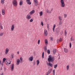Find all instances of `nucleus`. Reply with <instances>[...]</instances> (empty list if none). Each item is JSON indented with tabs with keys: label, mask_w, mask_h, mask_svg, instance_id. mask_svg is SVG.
Wrapping results in <instances>:
<instances>
[{
	"label": "nucleus",
	"mask_w": 75,
	"mask_h": 75,
	"mask_svg": "<svg viewBox=\"0 0 75 75\" xmlns=\"http://www.w3.org/2000/svg\"><path fill=\"white\" fill-rule=\"evenodd\" d=\"M49 58L48 59V61L49 62V63H48V65L49 66H50V67H52V64L50 63V62H51L52 63H53V62L54 60V58L53 57H51V55H49Z\"/></svg>",
	"instance_id": "1"
},
{
	"label": "nucleus",
	"mask_w": 75,
	"mask_h": 75,
	"mask_svg": "<svg viewBox=\"0 0 75 75\" xmlns=\"http://www.w3.org/2000/svg\"><path fill=\"white\" fill-rule=\"evenodd\" d=\"M60 6L62 7H65V4L64 3V0H60Z\"/></svg>",
	"instance_id": "2"
},
{
	"label": "nucleus",
	"mask_w": 75,
	"mask_h": 75,
	"mask_svg": "<svg viewBox=\"0 0 75 75\" xmlns=\"http://www.w3.org/2000/svg\"><path fill=\"white\" fill-rule=\"evenodd\" d=\"M12 3L13 6L14 7H17V1L16 0H13L12 1Z\"/></svg>",
	"instance_id": "3"
},
{
	"label": "nucleus",
	"mask_w": 75,
	"mask_h": 75,
	"mask_svg": "<svg viewBox=\"0 0 75 75\" xmlns=\"http://www.w3.org/2000/svg\"><path fill=\"white\" fill-rule=\"evenodd\" d=\"M5 63L7 66H9V65H10L11 61L9 59H8L6 61Z\"/></svg>",
	"instance_id": "4"
},
{
	"label": "nucleus",
	"mask_w": 75,
	"mask_h": 75,
	"mask_svg": "<svg viewBox=\"0 0 75 75\" xmlns=\"http://www.w3.org/2000/svg\"><path fill=\"white\" fill-rule=\"evenodd\" d=\"M26 18L27 20H30L31 18V16L29 14H28L26 16Z\"/></svg>",
	"instance_id": "5"
},
{
	"label": "nucleus",
	"mask_w": 75,
	"mask_h": 75,
	"mask_svg": "<svg viewBox=\"0 0 75 75\" xmlns=\"http://www.w3.org/2000/svg\"><path fill=\"white\" fill-rule=\"evenodd\" d=\"M44 35L45 37H47L48 35V32H47V30L46 29L44 30Z\"/></svg>",
	"instance_id": "6"
},
{
	"label": "nucleus",
	"mask_w": 75,
	"mask_h": 75,
	"mask_svg": "<svg viewBox=\"0 0 75 75\" xmlns=\"http://www.w3.org/2000/svg\"><path fill=\"white\" fill-rule=\"evenodd\" d=\"M9 50H9V49H8V48H6L5 49V54H7L8 53Z\"/></svg>",
	"instance_id": "7"
},
{
	"label": "nucleus",
	"mask_w": 75,
	"mask_h": 75,
	"mask_svg": "<svg viewBox=\"0 0 75 75\" xmlns=\"http://www.w3.org/2000/svg\"><path fill=\"white\" fill-rule=\"evenodd\" d=\"M14 25L13 24L12 25L11 28V30L12 31H13L14 30Z\"/></svg>",
	"instance_id": "8"
},
{
	"label": "nucleus",
	"mask_w": 75,
	"mask_h": 75,
	"mask_svg": "<svg viewBox=\"0 0 75 75\" xmlns=\"http://www.w3.org/2000/svg\"><path fill=\"white\" fill-rule=\"evenodd\" d=\"M20 59H17L16 60V65H18L20 64Z\"/></svg>",
	"instance_id": "9"
},
{
	"label": "nucleus",
	"mask_w": 75,
	"mask_h": 75,
	"mask_svg": "<svg viewBox=\"0 0 75 75\" xmlns=\"http://www.w3.org/2000/svg\"><path fill=\"white\" fill-rule=\"evenodd\" d=\"M2 14L3 16H4L5 15V9H2Z\"/></svg>",
	"instance_id": "10"
},
{
	"label": "nucleus",
	"mask_w": 75,
	"mask_h": 75,
	"mask_svg": "<svg viewBox=\"0 0 75 75\" xmlns=\"http://www.w3.org/2000/svg\"><path fill=\"white\" fill-rule=\"evenodd\" d=\"M34 13H35V10H33L30 12V15H33Z\"/></svg>",
	"instance_id": "11"
},
{
	"label": "nucleus",
	"mask_w": 75,
	"mask_h": 75,
	"mask_svg": "<svg viewBox=\"0 0 75 75\" xmlns=\"http://www.w3.org/2000/svg\"><path fill=\"white\" fill-rule=\"evenodd\" d=\"M58 18L59 21H62V19H63V18L61 16H59Z\"/></svg>",
	"instance_id": "12"
},
{
	"label": "nucleus",
	"mask_w": 75,
	"mask_h": 75,
	"mask_svg": "<svg viewBox=\"0 0 75 75\" xmlns=\"http://www.w3.org/2000/svg\"><path fill=\"white\" fill-rule=\"evenodd\" d=\"M62 41V39L60 38L59 39H57V42L58 43H59V42H61Z\"/></svg>",
	"instance_id": "13"
},
{
	"label": "nucleus",
	"mask_w": 75,
	"mask_h": 75,
	"mask_svg": "<svg viewBox=\"0 0 75 75\" xmlns=\"http://www.w3.org/2000/svg\"><path fill=\"white\" fill-rule=\"evenodd\" d=\"M29 61H33V57H30L28 59Z\"/></svg>",
	"instance_id": "14"
},
{
	"label": "nucleus",
	"mask_w": 75,
	"mask_h": 75,
	"mask_svg": "<svg viewBox=\"0 0 75 75\" xmlns=\"http://www.w3.org/2000/svg\"><path fill=\"white\" fill-rule=\"evenodd\" d=\"M14 64H13L11 66V71H13V70H14Z\"/></svg>",
	"instance_id": "15"
},
{
	"label": "nucleus",
	"mask_w": 75,
	"mask_h": 75,
	"mask_svg": "<svg viewBox=\"0 0 75 75\" xmlns=\"http://www.w3.org/2000/svg\"><path fill=\"white\" fill-rule=\"evenodd\" d=\"M34 1L35 2V6H37V5H38V2L37 0H34Z\"/></svg>",
	"instance_id": "16"
},
{
	"label": "nucleus",
	"mask_w": 75,
	"mask_h": 75,
	"mask_svg": "<svg viewBox=\"0 0 75 75\" xmlns=\"http://www.w3.org/2000/svg\"><path fill=\"white\" fill-rule=\"evenodd\" d=\"M9 57L10 58H12V59L14 58V54L12 53L11 55L9 56Z\"/></svg>",
	"instance_id": "17"
},
{
	"label": "nucleus",
	"mask_w": 75,
	"mask_h": 75,
	"mask_svg": "<svg viewBox=\"0 0 75 75\" xmlns=\"http://www.w3.org/2000/svg\"><path fill=\"white\" fill-rule=\"evenodd\" d=\"M45 44L46 45H47L48 42V40H47V39H45Z\"/></svg>",
	"instance_id": "18"
},
{
	"label": "nucleus",
	"mask_w": 75,
	"mask_h": 75,
	"mask_svg": "<svg viewBox=\"0 0 75 75\" xmlns=\"http://www.w3.org/2000/svg\"><path fill=\"white\" fill-rule=\"evenodd\" d=\"M26 1L27 2L28 4H29V5H30V4H31V2L30 1V0H26Z\"/></svg>",
	"instance_id": "19"
},
{
	"label": "nucleus",
	"mask_w": 75,
	"mask_h": 75,
	"mask_svg": "<svg viewBox=\"0 0 75 75\" xmlns=\"http://www.w3.org/2000/svg\"><path fill=\"white\" fill-rule=\"evenodd\" d=\"M64 52H65V53H67V52H68V49H67L66 48H64Z\"/></svg>",
	"instance_id": "20"
},
{
	"label": "nucleus",
	"mask_w": 75,
	"mask_h": 75,
	"mask_svg": "<svg viewBox=\"0 0 75 75\" xmlns=\"http://www.w3.org/2000/svg\"><path fill=\"white\" fill-rule=\"evenodd\" d=\"M56 33H59V28H57L56 29Z\"/></svg>",
	"instance_id": "21"
},
{
	"label": "nucleus",
	"mask_w": 75,
	"mask_h": 75,
	"mask_svg": "<svg viewBox=\"0 0 75 75\" xmlns=\"http://www.w3.org/2000/svg\"><path fill=\"white\" fill-rule=\"evenodd\" d=\"M55 27H56V25L54 24L53 25V31L54 32V30H55Z\"/></svg>",
	"instance_id": "22"
},
{
	"label": "nucleus",
	"mask_w": 75,
	"mask_h": 75,
	"mask_svg": "<svg viewBox=\"0 0 75 75\" xmlns=\"http://www.w3.org/2000/svg\"><path fill=\"white\" fill-rule=\"evenodd\" d=\"M36 63H37V66H38V65H39V64H40V61H39V60H37Z\"/></svg>",
	"instance_id": "23"
},
{
	"label": "nucleus",
	"mask_w": 75,
	"mask_h": 75,
	"mask_svg": "<svg viewBox=\"0 0 75 75\" xmlns=\"http://www.w3.org/2000/svg\"><path fill=\"white\" fill-rule=\"evenodd\" d=\"M66 69L67 71H68V70H69V65H67V66H66Z\"/></svg>",
	"instance_id": "24"
},
{
	"label": "nucleus",
	"mask_w": 75,
	"mask_h": 75,
	"mask_svg": "<svg viewBox=\"0 0 75 75\" xmlns=\"http://www.w3.org/2000/svg\"><path fill=\"white\" fill-rule=\"evenodd\" d=\"M39 14H40V16H42V14H43V12L42 11H41L39 13Z\"/></svg>",
	"instance_id": "25"
},
{
	"label": "nucleus",
	"mask_w": 75,
	"mask_h": 75,
	"mask_svg": "<svg viewBox=\"0 0 75 75\" xmlns=\"http://www.w3.org/2000/svg\"><path fill=\"white\" fill-rule=\"evenodd\" d=\"M20 62L21 63V62H23V58L22 57H20Z\"/></svg>",
	"instance_id": "26"
},
{
	"label": "nucleus",
	"mask_w": 75,
	"mask_h": 75,
	"mask_svg": "<svg viewBox=\"0 0 75 75\" xmlns=\"http://www.w3.org/2000/svg\"><path fill=\"white\" fill-rule=\"evenodd\" d=\"M52 71V69H50L49 71H48L47 72V74H50L51 72V71Z\"/></svg>",
	"instance_id": "27"
},
{
	"label": "nucleus",
	"mask_w": 75,
	"mask_h": 75,
	"mask_svg": "<svg viewBox=\"0 0 75 75\" xmlns=\"http://www.w3.org/2000/svg\"><path fill=\"white\" fill-rule=\"evenodd\" d=\"M47 13H48L49 14L50 13H51V11L48 9H47Z\"/></svg>",
	"instance_id": "28"
},
{
	"label": "nucleus",
	"mask_w": 75,
	"mask_h": 75,
	"mask_svg": "<svg viewBox=\"0 0 75 75\" xmlns=\"http://www.w3.org/2000/svg\"><path fill=\"white\" fill-rule=\"evenodd\" d=\"M57 51V49H54L53 50V53L55 54L56 53Z\"/></svg>",
	"instance_id": "29"
},
{
	"label": "nucleus",
	"mask_w": 75,
	"mask_h": 75,
	"mask_svg": "<svg viewBox=\"0 0 75 75\" xmlns=\"http://www.w3.org/2000/svg\"><path fill=\"white\" fill-rule=\"evenodd\" d=\"M54 68L55 69H56V68H57V67H58V64H54Z\"/></svg>",
	"instance_id": "30"
},
{
	"label": "nucleus",
	"mask_w": 75,
	"mask_h": 75,
	"mask_svg": "<svg viewBox=\"0 0 75 75\" xmlns=\"http://www.w3.org/2000/svg\"><path fill=\"white\" fill-rule=\"evenodd\" d=\"M71 41H74V39H73V36H71L70 39Z\"/></svg>",
	"instance_id": "31"
},
{
	"label": "nucleus",
	"mask_w": 75,
	"mask_h": 75,
	"mask_svg": "<svg viewBox=\"0 0 75 75\" xmlns=\"http://www.w3.org/2000/svg\"><path fill=\"white\" fill-rule=\"evenodd\" d=\"M5 0H1V3L2 4H4V1Z\"/></svg>",
	"instance_id": "32"
},
{
	"label": "nucleus",
	"mask_w": 75,
	"mask_h": 75,
	"mask_svg": "<svg viewBox=\"0 0 75 75\" xmlns=\"http://www.w3.org/2000/svg\"><path fill=\"white\" fill-rule=\"evenodd\" d=\"M19 4L20 6H21V5H23V1H21Z\"/></svg>",
	"instance_id": "33"
},
{
	"label": "nucleus",
	"mask_w": 75,
	"mask_h": 75,
	"mask_svg": "<svg viewBox=\"0 0 75 75\" xmlns=\"http://www.w3.org/2000/svg\"><path fill=\"white\" fill-rule=\"evenodd\" d=\"M49 24H47V30H50V28L49 27Z\"/></svg>",
	"instance_id": "34"
},
{
	"label": "nucleus",
	"mask_w": 75,
	"mask_h": 75,
	"mask_svg": "<svg viewBox=\"0 0 75 75\" xmlns=\"http://www.w3.org/2000/svg\"><path fill=\"white\" fill-rule=\"evenodd\" d=\"M59 26H61V25H62V21H60V22L59 23Z\"/></svg>",
	"instance_id": "35"
},
{
	"label": "nucleus",
	"mask_w": 75,
	"mask_h": 75,
	"mask_svg": "<svg viewBox=\"0 0 75 75\" xmlns=\"http://www.w3.org/2000/svg\"><path fill=\"white\" fill-rule=\"evenodd\" d=\"M5 61H6V58H4L3 59V62L4 63L5 62Z\"/></svg>",
	"instance_id": "36"
},
{
	"label": "nucleus",
	"mask_w": 75,
	"mask_h": 75,
	"mask_svg": "<svg viewBox=\"0 0 75 75\" xmlns=\"http://www.w3.org/2000/svg\"><path fill=\"white\" fill-rule=\"evenodd\" d=\"M44 50L45 52H46L47 51V46H45L44 47Z\"/></svg>",
	"instance_id": "37"
},
{
	"label": "nucleus",
	"mask_w": 75,
	"mask_h": 75,
	"mask_svg": "<svg viewBox=\"0 0 75 75\" xmlns=\"http://www.w3.org/2000/svg\"><path fill=\"white\" fill-rule=\"evenodd\" d=\"M33 21V19H31L29 21V22L30 23H32Z\"/></svg>",
	"instance_id": "38"
},
{
	"label": "nucleus",
	"mask_w": 75,
	"mask_h": 75,
	"mask_svg": "<svg viewBox=\"0 0 75 75\" xmlns=\"http://www.w3.org/2000/svg\"><path fill=\"white\" fill-rule=\"evenodd\" d=\"M47 52L48 53V54H50V50H47Z\"/></svg>",
	"instance_id": "39"
},
{
	"label": "nucleus",
	"mask_w": 75,
	"mask_h": 75,
	"mask_svg": "<svg viewBox=\"0 0 75 75\" xmlns=\"http://www.w3.org/2000/svg\"><path fill=\"white\" fill-rule=\"evenodd\" d=\"M67 17V15L66 14H64V18H66Z\"/></svg>",
	"instance_id": "40"
},
{
	"label": "nucleus",
	"mask_w": 75,
	"mask_h": 75,
	"mask_svg": "<svg viewBox=\"0 0 75 75\" xmlns=\"http://www.w3.org/2000/svg\"><path fill=\"white\" fill-rule=\"evenodd\" d=\"M64 34L65 35V36H66L67 35V30H66L64 31Z\"/></svg>",
	"instance_id": "41"
},
{
	"label": "nucleus",
	"mask_w": 75,
	"mask_h": 75,
	"mask_svg": "<svg viewBox=\"0 0 75 75\" xmlns=\"http://www.w3.org/2000/svg\"><path fill=\"white\" fill-rule=\"evenodd\" d=\"M55 70L53 69V75H55Z\"/></svg>",
	"instance_id": "42"
},
{
	"label": "nucleus",
	"mask_w": 75,
	"mask_h": 75,
	"mask_svg": "<svg viewBox=\"0 0 75 75\" xmlns=\"http://www.w3.org/2000/svg\"><path fill=\"white\" fill-rule=\"evenodd\" d=\"M40 40H38V45H40Z\"/></svg>",
	"instance_id": "43"
},
{
	"label": "nucleus",
	"mask_w": 75,
	"mask_h": 75,
	"mask_svg": "<svg viewBox=\"0 0 75 75\" xmlns=\"http://www.w3.org/2000/svg\"><path fill=\"white\" fill-rule=\"evenodd\" d=\"M44 52H43L42 53V58H44Z\"/></svg>",
	"instance_id": "44"
},
{
	"label": "nucleus",
	"mask_w": 75,
	"mask_h": 75,
	"mask_svg": "<svg viewBox=\"0 0 75 75\" xmlns=\"http://www.w3.org/2000/svg\"><path fill=\"white\" fill-rule=\"evenodd\" d=\"M0 28H1L2 30H3V26L1 25H0Z\"/></svg>",
	"instance_id": "45"
},
{
	"label": "nucleus",
	"mask_w": 75,
	"mask_h": 75,
	"mask_svg": "<svg viewBox=\"0 0 75 75\" xmlns=\"http://www.w3.org/2000/svg\"><path fill=\"white\" fill-rule=\"evenodd\" d=\"M3 33H0V36H3Z\"/></svg>",
	"instance_id": "46"
},
{
	"label": "nucleus",
	"mask_w": 75,
	"mask_h": 75,
	"mask_svg": "<svg viewBox=\"0 0 75 75\" xmlns=\"http://www.w3.org/2000/svg\"><path fill=\"white\" fill-rule=\"evenodd\" d=\"M41 25H42V26L43 27V22L42 21L41 23Z\"/></svg>",
	"instance_id": "47"
},
{
	"label": "nucleus",
	"mask_w": 75,
	"mask_h": 75,
	"mask_svg": "<svg viewBox=\"0 0 75 75\" xmlns=\"http://www.w3.org/2000/svg\"><path fill=\"white\" fill-rule=\"evenodd\" d=\"M69 46H70V48H71V42H70V43H69Z\"/></svg>",
	"instance_id": "48"
},
{
	"label": "nucleus",
	"mask_w": 75,
	"mask_h": 75,
	"mask_svg": "<svg viewBox=\"0 0 75 75\" xmlns=\"http://www.w3.org/2000/svg\"><path fill=\"white\" fill-rule=\"evenodd\" d=\"M3 62H2L1 63V66L2 67H3Z\"/></svg>",
	"instance_id": "49"
},
{
	"label": "nucleus",
	"mask_w": 75,
	"mask_h": 75,
	"mask_svg": "<svg viewBox=\"0 0 75 75\" xmlns=\"http://www.w3.org/2000/svg\"><path fill=\"white\" fill-rule=\"evenodd\" d=\"M0 75H4V73H1V74L0 73Z\"/></svg>",
	"instance_id": "50"
},
{
	"label": "nucleus",
	"mask_w": 75,
	"mask_h": 75,
	"mask_svg": "<svg viewBox=\"0 0 75 75\" xmlns=\"http://www.w3.org/2000/svg\"><path fill=\"white\" fill-rule=\"evenodd\" d=\"M1 12H0V17H1Z\"/></svg>",
	"instance_id": "51"
},
{
	"label": "nucleus",
	"mask_w": 75,
	"mask_h": 75,
	"mask_svg": "<svg viewBox=\"0 0 75 75\" xmlns=\"http://www.w3.org/2000/svg\"><path fill=\"white\" fill-rule=\"evenodd\" d=\"M19 52H18V51L17 52L18 54H19Z\"/></svg>",
	"instance_id": "52"
},
{
	"label": "nucleus",
	"mask_w": 75,
	"mask_h": 75,
	"mask_svg": "<svg viewBox=\"0 0 75 75\" xmlns=\"http://www.w3.org/2000/svg\"><path fill=\"white\" fill-rule=\"evenodd\" d=\"M51 40H52V38H51Z\"/></svg>",
	"instance_id": "53"
}]
</instances>
